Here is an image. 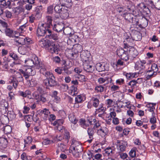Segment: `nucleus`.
Segmentation results:
<instances>
[{
    "label": "nucleus",
    "instance_id": "20",
    "mask_svg": "<svg viewBox=\"0 0 160 160\" xmlns=\"http://www.w3.org/2000/svg\"><path fill=\"white\" fill-rule=\"evenodd\" d=\"M61 17L63 19H66L69 16V14L68 12V7H65L61 12L59 13Z\"/></svg>",
    "mask_w": 160,
    "mask_h": 160
},
{
    "label": "nucleus",
    "instance_id": "31",
    "mask_svg": "<svg viewBox=\"0 0 160 160\" xmlns=\"http://www.w3.org/2000/svg\"><path fill=\"white\" fill-rule=\"evenodd\" d=\"M156 105V103H148L146 105V106L148 108V111L151 112H154V110L155 109V106Z\"/></svg>",
    "mask_w": 160,
    "mask_h": 160
},
{
    "label": "nucleus",
    "instance_id": "33",
    "mask_svg": "<svg viewBox=\"0 0 160 160\" xmlns=\"http://www.w3.org/2000/svg\"><path fill=\"white\" fill-rule=\"evenodd\" d=\"M8 142L6 138H0V144L2 147L5 148L8 144Z\"/></svg>",
    "mask_w": 160,
    "mask_h": 160
},
{
    "label": "nucleus",
    "instance_id": "38",
    "mask_svg": "<svg viewBox=\"0 0 160 160\" xmlns=\"http://www.w3.org/2000/svg\"><path fill=\"white\" fill-rule=\"evenodd\" d=\"M63 8V6L60 4L56 5L54 8V10L57 13H60Z\"/></svg>",
    "mask_w": 160,
    "mask_h": 160
},
{
    "label": "nucleus",
    "instance_id": "60",
    "mask_svg": "<svg viewBox=\"0 0 160 160\" xmlns=\"http://www.w3.org/2000/svg\"><path fill=\"white\" fill-rule=\"evenodd\" d=\"M15 76L17 79H18L19 82H22L23 81L22 76L20 72H17Z\"/></svg>",
    "mask_w": 160,
    "mask_h": 160
},
{
    "label": "nucleus",
    "instance_id": "21",
    "mask_svg": "<svg viewBox=\"0 0 160 160\" xmlns=\"http://www.w3.org/2000/svg\"><path fill=\"white\" fill-rule=\"evenodd\" d=\"M5 32L6 36L10 38H13L15 36V33L13 31L11 28H6L5 29Z\"/></svg>",
    "mask_w": 160,
    "mask_h": 160
},
{
    "label": "nucleus",
    "instance_id": "52",
    "mask_svg": "<svg viewBox=\"0 0 160 160\" xmlns=\"http://www.w3.org/2000/svg\"><path fill=\"white\" fill-rule=\"evenodd\" d=\"M62 74L63 75H66V74L71 73V72L68 70V68L65 66L62 68Z\"/></svg>",
    "mask_w": 160,
    "mask_h": 160
},
{
    "label": "nucleus",
    "instance_id": "51",
    "mask_svg": "<svg viewBox=\"0 0 160 160\" xmlns=\"http://www.w3.org/2000/svg\"><path fill=\"white\" fill-rule=\"evenodd\" d=\"M62 74L63 75H66V74L71 73V72L68 70V68L65 66L62 68Z\"/></svg>",
    "mask_w": 160,
    "mask_h": 160
},
{
    "label": "nucleus",
    "instance_id": "36",
    "mask_svg": "<svg viewBox=\"0 0 160 160\" xmlns=\"http://www.w3.org/2000/svg\"><path fill=\"white\" fill-rule=\"evenodd\" d=\"M133 15V14L130 12L129 13H124L123 15V17L126 20L130 22L132 18V19Z\"/></svg>",
    "mask_w": 160,
    "mask_h": 160
},
{
    "label": "nucleus",
    "instance_id": "57",
    "mask_svg": "<svg viewBox=\"0 0 160 160\" xmlns=\"http://www.w3.org/2000/svg\"><path fill=\"white\" fill-rule=\"evenodd\" d=\"M18 31L20 32L21 33H23L26 30V24H24L23 25L20 26L18 29Z\"/></svg>",
    "mask_w": 160,
    "mask_h": 160
},
{
    "label": "nucleus",
    "instance_id": "53",
    "mask_svg": "<svg viewBox=\"0 0 160 160\" xmlns=\"http://www.w3.org/2000/svg\"><path fill=\"white\" fill-rule=\"evenodd\" d=\"M83 97L82 95H77L75 98V102L78 103H81L83 102Z\"/></svg>",
    "mask_w": 160,
    "mask_h": 160
},
{
    "label": "nucleus",
    "instance_id": "42",
    "mask_svg": "<svg viewBox=\"0 0 160 160\" xmlns=\"http://www.w3.org/2000/svg\"><path fill=\"white\" fill-rule=\"evenodd\" d=\"M40 113L42 115L46 118H47L50 114L48 110L46 108H44L41 110L40 112Z\"/></svg>",
    "mask_w": 160,
    "mask_h": 160
},
{
    "label": "nucleus",
    "instance_id": "49",
    "mask_svg": "<svg viewBox=\"0 0 160 160\" xmlns=\"http://www.w3.org/2000/svg\"><path fill=\"white\" fill-rule=\"evenodd\" d=\"M21 158L22 160H31V157L30 156H28L25 152H23L21 155Z\"/></svg>",
    "mask_w": 160,
    "mask_h": 160
},
{
    "label": "nucleus",
    "instance_id": "26",
    "mask_svg": "<svg viewBox=\"0 0 160 160\" xmlns=\"http://www.w3.org/2000/svg\"><path fill=\"white\" fill-rule=\"evenodd\" d=\"M126 7L127 11L129 12L130 13L134 12L135 7L131 2L130 1H128L126 5Z\"/></svg>",
    "mask_w": 160,
    "mask_h": 160
},
{
    "label": "nucleus",
    "instance_id": "63",
    "mask_svg": "<svg viewBox=\"0 0 160 160\" xmlns=\"http://www.w3.org/2000/svg\"><path fill=\"white\" fill-rule=\"evenodd\" d=\"M21 72L23 74V77L25 78V79H28L31 76L29 74L27 73V72L25 71H24L22 70H20Z\"/></svg>",
    "mask_w": 160,
    "mask_h": 160
},
{
    "label": "nucleus",
    "instance_id": "6",
    "mask_svg": "<svg viewBox=\"0 0 160 160\" xmlns=\"http://www.w3.org/2000/svg\"><path fill=\"white\" fill-rule=\"evenodd\" d=\"M45 25L42 24L37 28V34L38 37L43 36L45 34L47 35V32L49 28L46 27Z\"/></svg>",
    "mask_w": 160,
    "mask_h": 160
},
{
    "label": "nucleus",
    "instance_id": "40",
    "mask_svg": "<svg viewBox=\"0 0 160 160\" xmlns=\"http://www.w3.org/2000/svg\"><path fill=\"white\" fill-rule=\"evenodd\" d=\"M69 119L70 121L72 123L75 124L77 122V120L73 114H71L69 115Z\"/></svg>",
    "mask_w": 160,
    "mask_h": 160
},
{
    "label": "nucleus",
    "instance_id": "47",
    "mask_svg": "<svg viewBox=\"0 0 160 160\" xmlns=\"http://www.w3.org/2000/svg\"><path fill=\"white\" fill-rule=\"evenodd\" d=\"M12 17V13L10 11L6 10L4 12V16L3 18L6 17L8 18H11Z\"/></svg>",
    "mask_w": 160,
    "mask_h": 160
},
{
    "label": "nucleus",
    "instance_id": "64",
    "mask_svg": "<svg viewBox=\"0 0 160 160\" xmlns=\"http://www.w3.org/2000/svg\"><path fill=\"white\" fill-rule=\"evenodd\" d=\"M138 83L137 81L135 80H132L130 81L128 83V85L131 86L132 88H134L135 86L136 85V84Z\"/></svg>",
    "mask_w": 160,
    "mask_h": 160
},
{
    "label": "nucleus",
    "instance_id": "59",
    "mask_svg": "<svg viewBox=\"0 0 160 160\" xmlns=\"http://www.w3.org/2000/svg\"><path fill=\"white\" fill-rule=\"evenodd\" d=\"M18 40H15L14 39V41L22 45H23L25 44L24 38L18 37Z\"/></svg>",
    "mask_w": 160,
    "mask_h": 160
},
{
    "label": "nucleus",
    "instance_id": "32",
    "mask_svg": "<svg viewBox=\"0 0 160 160\" xmlns=\"http://www.w3.org/2000/svg\"><path fill=\"white\" fill-rule=\"evenodd\" d=\"M150 3L153 5L156 8L160 10V0H151Z\"/></svg>",
    "mask_w": 160,
    "mask_h": 160
},
{
    "label": "nucleus",
    "instance_id": "7",
    "mask_svg": "<svg viewBox=\"0 0 160 160\" xmlns=\"http://www.w3.org/2000/svg\"><path fill=\"white\" fill-rule=\"evenodd\" d=\"M91 54L90 52L87 50H83L81 52L80 56L83 63L86 62H90Z\"/></svg>",
    "mask_w": 160,
    "mask_h": 160
},
{
    "label": "nucleus",
    "instance_id": "41",
    "mask_svg": "<svg viewBox=\"0 0 160 160\" xmlns=\"http://www.w3.org/2000/svg\"><path fill=\"white\" fill-rule=\"evenodd\" d=\"M77 88L76 86L74 85L72 86L71 88L69 93L72 96H74L77 93Z\"/></svg>",
    "mask_w": 160,
    "mask_h": 160
},
{
    "label": "nucleus",
    "instance_id": "46",
    "mask_svg": "<svg viewBox=\"0 0 160 160\" xmlns=\"http://www.w3.org/2000/svg\"><path fill=\"white\" fill-rule=\"evenodd\" d=\"M106 103L108 107H110L114 105V102L112 99H108L106 100Z\"/></svg>",
    "mask_w": 160,
    "mask_h": 160
},
{
    "label": "nucleus",
    "instance_id": "22",
    "mask_svg": "<svg viewBox=\"0 0 160 160\" xmlns=\"http://www.w3.org/2000/svg\"><path fill=\"white\" fill-rule=\"evenodd\" d=\"M46 21L42 24H46V26L49 28H51L52 26V18L50 16H47L46 17Z\"/></svg>",
    "mask_w": 160,
    "mask_h": 160
},
{
    "label": "nucleus",
    "instance_id": "30",
    "mask_svg": "<svg viewBox=\"0 0 160 160\" xmlns=\"http://www.w3.org/2000/svg\"><path fill=\"white\" fill-rule=\"evenodd\" d=\"M87 133L90 139H93V136L95 133L94 129L92 127H90L87 129Z\"/></svg>",
    "mask_w": 160,
    "mask_h": 160
},
{
    "label": "nucleus",
    "instance_id": "2",
    "mask_svg": "<svg viewBox=\"0 0 160 160\" xmlns=\"http://www.w3.org/2000/svg\"><path fill=\"white\" fill-rule=\"evenodd\" d=\"M19 0H2L0 1L1 5L6 8H11L12 6H15L16 4H22V1Z\"/></svg>",
    "mask_w": 160,
    "mask_h": 160
},
{
    "label": "nucleus",
    "instance_id": "62",
    "mask_svg": "<svg viewBox=\"0 0 160 160\" xmlns=\"http://www.w3.org/2000/svg\"><path fill=\"white\" fill-rule=\"evenodd\" d=\"M105 153L108 156H111L112 154V150L111 148H108L105 150Z\"/></svg>",
    "mask_w": 160,
    "mask_h": 160
},
{
    "label": "nucleus",
    "instance_id": "43",
    "mask_svg": "<svg viewBox=\"0 0 160 160\" xmlns=\"http://www.w3.org/2000/svg\"><path fill=\"white\" fill-rule=\"evenodd\" d=\"M24 62L26 64V65L28 67H32L34 66V62L32 59H27L25 60Z\"/></svg>",
    "mask_w": 160,
    "mask_h": 160
},
{
    "label": "nucleus",
    "instance_id": "61",
    "mask_svg": "<svg viewBox=\"0 0 160 160\" xmlns=\"http://www.w3.org/2000/svg\"><path fill=\"white\" fill-rule=\"evenodd\" d=\"M32 141V139L31 137H28L26 139L24 140V142H25L24 146L26 147L27 146V145L28 143H31Z\"/></svg>",
    "mask_w": 160,
    "mask_h": 160
},
{
    "label": "nucleus",
    "instance_id": "15",
    "mask_svg": "<svg viewBox=\"0 0 160 160\" xmlns=\"http://www.w3.org/2000/svg\"><path fill=\"white\" fill-rule=\"evenodd\" d=\"M23 4V3L22 2L21 4L19 3L16 4V5H18V6L13 9V11L14 14L18 15L23 12L24 8L22 6Z\"/></svg>",
    "mask_w": 160,
    "mask_h": 160
},
{
    "label": "nucleus",
    "instance_id": "10",
    "mask_svg": "<svg viewBox=\"0 0 160 160\" xmlns=\"http://www.w3.org/2000/svg\"><path fill=\"white\" fill-rule=\"evenodd\" d=\"M151 69V70H149L147 71L148 73L152 72L151 74H148L147 76H146V78L147 79H149L151 78L154 74L155 73H156L158 70V68L157 64L155 63H153L152 64Z\"/></svg>",
    "mask_w": 160,
    "mask_h": 160
},
{
    "label": "nucleus",
    "instance_id": "13",
    "mask_svg": "<svg viewBox=\"0 0 160 160\" xmlns=\"http://www.w3.org/2000/svg\"><path fill=\"white\" fill-rule=\"evenodd\" d=\"M46 37L47 38H48L49 39H52L54 40H58V38L57 35L52 32L51 28L48 29L47 32Z\"/></svg>",
    "mask_w": 160,
    "mask_h": 160
},
{
    "label": "nucleus",
    "instance_id": "1",
    "mask_svg": "<svg viewBox=\"0 0 160 160\" xmlns=\"http://www.w3.org/2000/svg\"><path fill=\"white\" fill-rule=\"evenodd\" d=\"M46 78L43 81L44 84L46 86L54 87L57 85V82L53 74L49 72H45L43 73Z\"/></svg>",
    "mask_w": 160,
    "mask_h": 160
},
{
    "label": "nucleus",
    "instance_id": "28",
    "mask_svg": "<svg viewBox=\"0 0 160 160\" xmlns=\"http://www.w3.org/2000/svg\"><path fill=\"white\" fill-rule=\"evenodd\" d=\"M64 27V25L63 24H58L54 25L53 29L57 32H60L62 30Z\"/></svg>",
    "mask_w": 160,
    "mask_h": 160
},
{
    "label": "nucleus",
    "instance_id": "27",
    "mask_svg": "<svg viewBox=\"0 0 160 160\" xmlns=\"http://www.w3.org/2000/svg\"><path fill=\"white\" fill-rule=\"evenodd\" d=\"M50 42L49 40L43 39L39 41V44L42 48H47Z\"/></svg>",
    "mask_w": 160,
    "mask_h": 160
},
{
    "label": "nucleus",
    "instance_id": "56",
    "mask_svg": "<svg viewBox=\"0 0 160 160\" xmlns=\"http://www.w3.org/2000/svg\"><path fill=\"white\" fill-rule=\"evenodd\" d=\"M63 137L66 139L67 142L68 143L70 138V134L69 132L67 130H65V133Z\"/></svg>",
    "mask_w": 160,
    "mask_h": 160
},
{
    "label": "nucleus",
    "instance_id": "54",
    "mask_svg": "<svg viewBox=\"0 0 160 160\" xmlns=\"http://www.w3.org/2000/svg\"><path fill=\"white\" fill-rule=\"evenodd\" d=\"M86 121L84 119L82 118L80 119L79 121L80 125L81 126L84 128H86L87 127V125L86 124Z\"/></svg>",
    "mask_w": 160,
    "mask_h": 160
},
{
    "label": "nucleus",
    "instance_id": "44",
    "mask_svg": "<svg viewBox=\"0 0 160 160\" xmlns=\"http://www.w3.org/2000/svg\"><path fill=\"white\" fill-rule=\"evenodd\" d=\"M104 89H106V88H105L104 86L101 85L97 86L95 88V90L97 92H102Z\"/></svg>",
    "mask_w": 160,
    "mask_h": 160
},
{
    "label": "nucleus",
    "instance_id": "8",
    "mask_svg": "<svg viewBox=\"0 0 160 160\" xmlns=\"http://www.w3.org/2000/svg\"><path fill=\"white\" fill-rule=\"evenodd\" d=\"M73 49V52L71 54L72 56L73 57L72 59H74V58H76L78 56V52L81 53V52L83 51L82 46L80 44L75 45Z\"/></svg>",
    "mask_w": 160,
    "mask_h": 160
},
{
    "label": "nucleus",
    "instance_id": "48",
    "mask_svg": "<svg viewBox=\"0 0 160 160\" xmlns=\"http://www.w3.org/2000/svg\"><path fill=\"white\" fill-rule=\"evenodd\" d=\"M25 71L31 76H33L35 74V70L30 68H28L26 69Z\"/></svg>",
    "mask_w": 160,
    "mask_h": 160
},
{
    "label": "nucleus",
    "instance_id": "58",
    "mask_svg": "<svg viewBox=\"0 0 160 160\" xmlns=\"http://www.w3.org/2000/svg\"><path fill=\"white\" fill-rule=\"evenodd\" d=\"M136 148H132L129 153V155L132 158H134L136 156Z\"/></svg>",
    "mask_w": 160,
    "mask_h": 160
},
{
    "label": "nucleus",
    "instance_id": "5",
    "mask_svg": "<svg viewBox=\"0 0 160 160\" xmlns=\"http://www.w3.org/2000/svg\"><path fill=\"white\" fill-rule=\"evenodd\" d=\"M128 53V50L125 51L122 48L118 49L117 51V55L122 59L126 61L129 59Z\"/></svg>",
    "mask_w": 160,
    "mask_h": 160
},
{
    "label": "nucleus",
    "instance_id": "25",
    "mask_svg": "<svg viewBox=\"0 0 160 160\" xmlns=\"http://www.w3.org/2000/svg\"><path fill=\"white\" fill-rule=\"evenodd\" d=\"M19 95L23 98L27 97L29 99H31V97H29V95H31V92L29 90H27L25 92L20 91L19 92Z\"/></svg>",
    "mask_w": 160,
    "mask_h": 160
},
{
    "label": "nucleus",
    "instance_id": "50",
    "mask_svg": "<svg viewBox=\"0 0 160 160\" xmlns=\"http://www.w3.org/2000/svg\"><path fill=\"white\" fill-rule=\"evenodd\" d=\"M58 149L62 152H64L66 150V146L63 143H58Z\"/></svg>",
    "mask_w": 160,
    "mask_h": 160
},
{
    "label": "nucleus",
    "instance_id": "11",
    "mask_svg": "<svg viewBox=\"0 0 160 160\" xmlns=\"http://www.w3.org/2000/svg\"><path fill=\"white\" fill-rule=\"evenodd\" d=\"M108 65L104 62L97 63L96 65V70L99 72L104 71L108 69Z\"/></svg>",
    "mask_w": 160,
    "mask_h": 160
},
{
    "label": "nucleus",
    "instance_id": "9",
    "mask_svg": "<svg viewBox=\"0 0 160 160\" xmlns=\"http://www.w3.org/2000/svg\"><path fill=\"white\" fill-rule=\"evenodd\" d=\"M50 52L52 53H58V46L53 42H50L48 47Z\"/></svg>",
    "mask_w": 160,
    "mask_h": 160
},
{
    "label": "nucleus",
    "instance_id": "14",
    "mask_svg": "<svg viewBox=\"0 0 160 160\" xmlns=\"http://www.w3.org/2000/svg\"><path fill=\"white\" fill-rule=\"evenodd\" d=\"M73 142H72V146L71 147V150L72 152V154L73 156L77 158L79 156V151H78V149L76 146H74V143H73ZM74 143L76 144L78 143V142L75 141Z\"/></svg>",
    "mask_w": 160,
    "mask_h": 160
},
{
    "label": "nucleus",
    "instance_id": "39",
    "mask_svg": "<svg viewBox=\"0 0 160 160\" xmlns=\"http://www.w3.org/2000/svg\"><path fill=\"white\" fill-rule=\"evenodd\" d=\"M156 115L154 112H152V115L150 118V122L152 124H154L157 122L156 120Z\"/></svg>",
    "mask_w": 160,
    "mask_h": 160
},
{
    "label": "nucleus",
    "instance_id": "29",
    "mask_svg": "<svg viewBox=\"0 0 160 160\" xmlns=\"http://www.w3.org/2000/svg\"><path fill=\"white\" fill-rule=\"evenodd\" d=\"M1 130L3 131L5 134H8L10 133L12 129L10 126L7 125L4 126L3 124V127H2Z\"/></svg>",
    "mask_w": 160,
    "mask_h": 160
},
{
    "label": "nucleus",
    "instance_id": "24",
    "mask_svg": "<svg viewBox=\"0 0 160 160\" xmlns=\"http://www.w3.org/2000/svg\"><path fill=\"white\" fill-rule=\"evenodd\" d=\"M128 52L131 56L133 58H135L138 54V52L134 47H131L128 50Z\"/></svg>",
    "mask_w": 160,
    "mask_h": 160
},
{
    "label": "nucleus",
    "instance_id": "45",
    "mask_svg": "<svg viewBox=\"0 0 160 160\" xmlns=\"http://www.w3.org/2000/svg\"><path fill=\"white\" fill-rule=\"evenodd\" d=\"M28 85L30 87H33L36 86L37 84V81L34 79H32L29 80L28 82Z\"/></svg>",
    "mask_w": 160,
    "mask_h": 160
},
{
    "label": "nucleus",
    "instance_id": "18",
    "mask_svg": "<svg viewBox=\"0 0 160 160\" xmlns=\"http://www.w3.org/2000/svg\"><path fill=\"white\" fill-rule=\"evenodd\" d=\"M126 40L127 42L125 43V41H124V48L125 49L130 48L131 46V45H132V42H133V40L131 38H130L129 36L126 38Z\"/></svg>",
    "mask_w": 160,
    "mask_h": 160
},
{
    "label": "nucleus",
    "instance_id": "12",
    "mask_svg": "<svg viewBox=\"0 0 160 160\" xmlns=\"http://www.w3.org/2000/svg\"><path fill=\"white\" fill-rule=\"evenodd\" d=\"M90 62H84L83 64V69L87 72L92 73L95 69V67L94 66L91 65Z\"/></svg>",
    "mask_w": 160,
    "mask_h": 160
},
{
    "label": "nucleus",
    "instance_id": "37",
    "mask_svg": "<svg viewBox=\"0 0 160 160\" xmlns=\"http://www.w3.org/2000/svg\"><path fill=\"white\" fill-rule=\"evenodd\" d=\"M129 22H131L133 25H138L139 23V19L137 18V16L134 15L132 19V18Z\"/></svg>",
    "mask_w": 160,
    "mask_h": 160
},
{
    "label": "nucleus",
    "instance_id": "17",
    "mask_svg": "<svg viewBox=\"0 0 160 160\" xmlns=\"http://www.w3.org/2000/svg\"><path fill=\"white\" fill-rule=\"evenodd\" d=\"M100 95H97L95 96H94L92 97L91 100L92 102L93 106L95 108H97L100 102L99 100Z\"/></svg>",
    "mask_w": 160,
    "mask_h": 160
},
{
    "label": "nucleus",
    "instance_id": "23",
    "mask_svg": "<svg viewBox=\"0 0 160 160\" xmlns=\"http://www.w3.org/2000/svg\"><path fill=\"white\" fill-rule=\"evenodd\" d=\"M59 2L63 7L71 6L72 5V0H59Z\"/></svg>",
    "mask_w": 160,
    "mask_h": 160
},
{
    "label": "nucleus",
    "instance_id": "3",
    "mask_svg": "<svg viewBox=\"0 0 160 160\" xmlns=\"http://www.w3.org/2000/svg\"><path fill=\"white\" fill-rule=\"evenodd\" d=\"M33 61V65L36 66V68L38 69L40 68L41 73H43L46 71V66L43 63L40 62L38 59V58L37 56H35L34 58L32 59Z\"/></svg>",
    "mask_w": 160,
    "mask_h": 160
},
{
    "label": "nucleus",
    "instance_id": "16",
    "mask_svg": "<svg viewBox=\"0 0 160 160\" xmlns=\"http://www.w3.org/2000/svg\"><path fill=\"white\" fill-rule=\"evenodd\" d=\"M108 132V129L106 127H101L100 129L97 130V133L103 138L105 137Z\"/></svg>",
    "mask_w": 160,
    "mask_h": 160
},
{
    "label": "nucleus",
    "instance_id": "34",
    "mask_svg": "<svg viewBox=\"0 0 160 160\" xmlns=\"http://www.w3.org/2000/svg\"><path fill=\"white\" fill-rule=\"evenodd\" d=\"M64 122L63 119H58L55 121L53 123V126L56 127H61Z\"/></svg>",
    "mask_w": 160,
    "mask_h": 160
},
{
    "label": "nucleus",
    "instance_id": "19",
    "mask_svg": "<svg viewBox=\"0 0 160 160\" xmlns=\"http://www.w3.org/2000/svg\"><path fill=\"white\" fill-rule=\"evenodd\" d=\"M8 102L4 100H2L0 102V109L4 110L6 112L8 110Z\"/></svg>",
    "mask_w": 160,
    "mask_h": 160
},
{
    "label": "nucleus",
    "instance_id": "55",
    "mask_svg": "<svg viewBox=\"0 0 160 160\" xmlns=\"http://www.w3.org/2000/svg\"><path fill=\"white\" fill-rule=\"evenodd\" d=\"M9 56L12 58L14 60H17L18 59V55L13 52H9Z\"/></svg>",
    "mask_w": 160,
    "mask_h": 160
},
{
    "label": "nucleus",
    "instance_id": "4",
    "mask_svg": "<svg viewBox=\"0 0 160 160\" xmlns=\"http://www.w3.org/2000/svg\"><path fill=\"white\" fill-rule=\"evenodd\" d=\"M116 145L119 152H122L125 151L126 148L127 147V142L124 140H117Z\"/></svg>",
    "mask_w": 160,
    "mask_h": 160
},
{
    "label": "nucleus",
    "instance_id": "35",
    "mask_svg": "<svg viewBox=\"0 0 160 160\" xmlns=\"http://www.w3.org/2000/svg\"><path fill=\"white\" fill-rule=\"evenodd\" d=\"M106 111V108L103 107V104L102 103L100 105V107L99 108L96 109L95 112V114H97L101 112L103 113Z\"/></svg>",
    "mask_w": 160,
    "mask_h": 160
}]
</instances>
